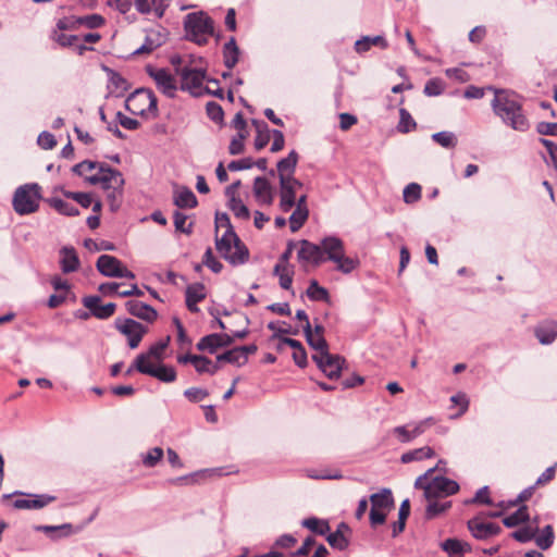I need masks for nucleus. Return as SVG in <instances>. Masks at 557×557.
I'll return each mask as SVG.
<instances>
[{"instance_id": "0e129e2a", "label": "nucleus", "mask_w": 557, "mask_h": 557, "mask_svg": "<svg viewBox=\"0 0 557 557\" xmlns=\"http://www.w3.org/2000/svg\"><path fill=\"white\" fill-rule=\"evenodd\" d=\"M163 457V449L160 447L151 448L144 457L143 463L148 468H153Z\"/></svg>"}, {"instance_id": "1a4fd4ad", "label": "nucleus", "mask_w": 557, "mask_h": 557, "mask_svg": "<svg viewBox=\"0 0 557 557\" xmlns=\"http://www.w3.org/2000/svg\"><path fill=\"white\" fill-rule=\"evenodd\" d=\"M181 77V89L189 91L193 96H199L203 90L205 71L184 66L176 69Z\"/></svg>"}, {"instance_id": "393cba45", "label": "nucleus", "mask_w": 557, "mask_h": 557, "mask_svg": "<svg viewBox=\"0 0 557 557\" xmlns=\"http://www.w3.org/2000/svg\"><path fill=\"white\" fill-rule=\"evenodd\" d=\"M32 498H17L14 500L13 506L16 509H40L55 500L54 496L50 495H28Z\"/></svg>"}, {"instance_id": "6e6552de", "label": "nucleus", "mask_w": 557, "mask_h": 557, "mask_svg": "<svg viewBox=\"0 0 557 557\" xmlns=\"http://www.w3.org/2000/svg\"><path fill=\"white\" fill-rule=\"evenodd\" d=\"M135 367L139 373L150 375L164 383H171L176 380V370L172 366L160 363L153 366L146 363V356H137L135 359Z\"/></svg>"}, {"instance_id": "6e6d98bb", "label": "nucleus", "mask_w": 557, "mask_h": 557, "mask_svg": "<svg viewBox=\"0 0 557 557\" xmlns=\"http://www.w3.org/2000/svg\"><path fill=\"white\" fill-rule=\"evenodd\" d=\"M50 38L62 48L73 47L79 39L76 35H67L58 30H52Z\"/></svg>"}, {"instance_id": "680f3d73", "label": "nucleus", "mask_w": 557, "mask_h": 557, "mask_svg": "<svg viewBox=\"0 0 557 557\" xmlns=\"http://www.w3.org/2000/svg\"><path fill=\"white\" fill-rule=\"evenodd\" d=\"M101 162L84 160L72 168V172L85 178L87 173L92 170H98Z\"/></svg>"}, {"instance_id": "a18cd8bd", "label": "nucleus", "mask_w": 557, "mask_h": 557, "mask_svg": "<svg viewBox=\"0 0 557 557\" xmlns=\"http://www.w3.org/2000/svg\"><path fill=\"white\" fill-rule=\"evenodd\" d=\"M554 529L550 524L544 527L541 533L539 535L535 534L534 537L536 545L543 550L550 548L554 544Z\"/></svg>"}, {"instance_id": "37998d69", "label": "nucleus", "mask_w": 557, "mask_h": 557, "mask_svg": "<svg viewBox=\"0 0 557 557\" xmlns=\"http://www.w3.org/2000/svg\"><path fill=\"white\" fill-rule=\"evenodd\" d=\"M273 274L278 276L280 286L283 289L289 290L293 284V271L288 270L287 264L276 263L273 269Z\"/></svg>"}, {"instance_id": "69168bd1", "label": "nucleus", "mask_w": 557, "mask_h": 557, "mask_svg": "<svg viewBox=\"0 0 557 557\" xmlns=\"http://www.w3.org/2000/svg\"><path fill=\"white\" fill-rule=\"evenodd\" d=\"M247 136L248 135H246V134L237 133V135L232 138L230 146H228L230 154L237 156V154H240L244 152V150H245L244 141L247 138Z\"/></svg>"}, {"instance_id": "f704fd0d", "label": "nucleus", "mask_w": 557, "mask_h": 557, "mask_svg": "<svg viewBox=\"0 0 557 557\" xmlns=\"http://www.w3.org/2000/svg\"><path fill=\"white\" fill-rule=\"evenodd\" d=\"M528 521H530V513L527 505H520L515 512L503 519V523L506 528H516Z\"/></svg>"}, {"instance_id": "2eb2a0df", "label": "nucleus", "mask_w": 557, "mask_h": 557, "mask_svg": "<svg viewBox=\"0 0 557 557\" xmlns=\"http://www.w3.org/2000/svg\"><path fill=\"white\" fill-rule=\"evenodd\" d=\"M468 529L478 540H486L498 535L502 528L497 523L486 522L481 516H476L468 521Z\"/></svg>"}, {"instance_id": "338daca9", "label": "nucleus", "mask_w": 557, "mask_h": 557, "mask_svg": "<svg viewBox=\"0 0 557 557\" xmlns=\"http://www.w3.org/2000/svg\"><path fill=\"white\" fill-rule=\"evenodd\" d=\"M218 362H228L232 364H236L238 367L243 366V360L240 359L239 351L237 347L226 350L225 352L219 355L216 357Z\"/></svg>"}, {"instance_id": "f3484780", "label": "nucleus", "mask_w": 557, "mask_h": 557, "mask_svg": "<svg viewBox=\"0 0 557 557\" xmlns=\"http://www.w3.org/2000/svg\"><path fill=\"white\" fill-rule=\"evenodd\" d=\"M83 305L89 309L94 317L101 320L112 317L116 309L113 302L101 305V298L99 296H85L83 298Z\"/></svg>"}, {"instance_id": "49530a36", "label": "nucleus", "mask_w": 557, "mask_h": 557, "mask_svg": "<svg viewBox=\"0 0 557 557\" xmlns=\"http://www.w3.org/2000/svg\"><path fill=\"white\" fill-rule=\"evenodd\" d=\"M77 27L85 26L89 29H97L102 27L106 24V20L100 14H89L85 16H76Z\"/></svg>"}, {"instance_id": "4d7b16f0", "label": "nucleus", "mask_w": 557, "mask_h": 557, "mask_svg": "<svg viewBox=\"0 0 557 557\" xmlns=\"http://www.w3.org/2000/svg\"><path fill=\"white\" fill-rule=\"evenodd\" d=\"M432 139L443 148H455L457 138L451 132H438L432 135Z\"/></svg>"}, {"instance_id": "a211bd4d", "label": "nucleus", "mask_w": 557, "mask_h": 557, "mask_svg": "<svg viewBox=\"0 0 557 557\" xmlns=\"http://www.w3.org/2000/svg\"><path fill=\"white\" fill-rule=\"evenodd\" d=\"M34 530L45 533L51 541L70 537L81 531V527H74L72 523H63L60 525H35Z\"/></svg>"}, {"instance_id": "0eeeda50", "label": "nucleus", "mask_w": 557, "mask_h": 557, "mask_svg": "<svg viewBox=\"0 0 557 557\" xmlns=\"http://www.w3.org/2000/svg\"><path fill=\"white\" fill-rule=\"evenodd\" d=\"M85 182L89 185H101L103 190H110L111 188H123L125 181L122 173L111 168L104 162H101L96 174L85 176Z\"/></svg>"}, {"instance_id": "c756f323", "label": "nucleus", "mask_w": 557, "mask_h": 557, "mask_svg": "<svg viewBox=\"0 0 557 557\" xmlns=\"http://www.w3.org/2000/svg\"><path fill=\"white\" fill-rule=\"evenodd\" d=\"M372 46L386 49L388 47L387 40L384 36H363L355 42V50L358 53H364L371 49Z\"/></svg>"}, {"instance_id": "a878e982", "label": "nucleus", "mask_w": 557, "mask_h": 557, "mask_svg": "<svg viewBox=\"0 0 557 557\" xmlns=\"http://www.w3.org/2000/svg\"><path fill=\"white\" fill-rule=\"evenodd\" d=\"M206 298L205 285L202 283H195L188 285L185 292V300L187 309L193 312H199L197 304Z\"/></svg>"}, {"instance_id": "052dcab7", "label": "nucleus", "mask_w": 557, "mask_h": 557, "mask_svg": "<svg viewBox=\"0 0 557 557\" xmlns=\"http://www.w3.org/2000/svg\"><path fill=\"white\" fill-rule=\"evenodd\" d=\"M327 543L335 549L345 550L349 545V540L345 534L339 532H331L326 536Z\"/></svg>"}, {"instance_id": "e433bc0d", "label": "nucleus", "mask_w": 557, "mask_h": 557, "mask_svg": "<svg viewBox=\"0 0 557 557\" xmlns=\"http://www.w3.org/2000/svg\"><path fill=\"white\" fill-rule=\"evenodd\" d=\"M252 125L256 127V138H255V148L256 150L263 149L270 140V132L268 124L261 120H252Z\"/></svg>"}, {"instance_id": "473e14b6", "label": "nucleus", "mask_w": 557, "mask_h": 557, "mask_svg": "<svg viewBox=\"0 0 557 557\" xmlns=\"http://www.w3.org/2000/svg\"><path fill=\"white\" fill-rule=\"evenodd\" d=\"M222 52L224 65L228 70H232L237 64L240 54V50L234 37H231L228 41L225 42Z\"/></svg>"}, {"instance_id": "7c9ffc66", "label": "nucleus", "mask_w": 557, "mask_h": 557, "mask_svg": "<svg viewBox=\"0 0 557 557\" xmlns=\"http://www.w3.org/2000/svg\"><path fill=\"white\" fill-rule=\"evenodd\" d=\"M206 472H211L214 475L223 476V475H227V474H231V473H236L237 470L225 471V468L220 467V468H214V469H211V470H206V471H201V472H195L193 474L175 478V479L170 480V483L173 484V485L194 484L196 482V478L199 476V475H203Z\"/></svg>"}, {"instance_id": "7ed1b4c3", "label": "nucleus", "mask_w": 557, "mask_h": 557, "mask_svg": "<svg viewBox=\"0 0 557 557\" xmlns=\"http://www.w3.org/2000/svg\"><path fill=\"white\" fill-rule=\"evenodd\" d=\"M218 252L232 265L244 264L248 261L249 251L235 232L224 233L221 237L215 235Z\"/></svg>"}, {"instance_id": "4be33fe9", "label": "nucleus", "mask_w": 557, "mask_h": 557, "mask_svg": "<svg viewBox=\"0 0 557 557\" xmlns=\"http://www.w3.org/2000/svg\"><path fill=\"white\" fill-rule=\"evenodd\" d=\"M321 248L325 260L339 261V256L345 252L344 243L336 236H329L321 240Z\"/></svg>"}, {"instance_id": "dca6fc26", "label": "nucleus", "mask_w": 557, "mask_h": 557, "mask_svg": "<svg viewBox=\"0 0 557 557\" xmlns=\"http://www.w3.org/2000/svg\"><path fill=\"white\" fill-rule=\"evenodd\" d=\"M233 344V337L226 333H212L200 338L196 347L199 351L214 354L219 348Z\"/></svg>"}, {"instance_id": "412c9836", "label": "nucleus", "mask_w": 557, "mask_h": 557, "mask_svg": "<svg viewBox=\"0 0 557 557\" xmlns=\"http://www.w3.org/2000/svg\"><path fill=\"white\" fill-rule=\"evenodd\" d=\"M534 335L542 345H550L557 337V321L546 319L534 329Z\"/></svg>"}, {"instance_id": "9d476101", "label": "nucleus", "mask_w": 557, "mask_h": 557, "mask_svg": "<svg viewBox=\"0 0 557 557\" xmlns=\"http://www.w3.org/2000/svg\"><path fill=\"white\" fill-rule=\"evenodd\" d=\"M115 327L127 337L128 346L132 349L139 346L144 335L148 331L146 326L133 319H116Z\"/></svg>"}, {"instance_id": "de8ad7c7", "label": "nucleus", "mask_w": 557, "mask_h": 557, "mask_svg": "<svg viewBox=\"0 0 557 557\" xmlns=\"http://www.w3.org/2000/svg\"><path fill=\"white\" fill-rule=\"evenodd\" d=\"M197 358L200 360L194 361L193 366L199 374L209 373L213 375L219 371V363H213L208 357L202 355H197Z\"/></svg>"}, {"instance_id": "774afa93", "label": "nucleus", "mask_w": 557, "mask_h": 557, "mask_svg": "<svg viewBox=\"0 0 557 557\" xmlns=\"http://www.w3.org/2000/svg\"><path fill=\"white\" fill-rule=\"evenodd\" d=\"M109 83L115 90L120 91L119 96H122L129 88L128 82L117 72H111Z\"/></svg>"}, {"instance_id": "2f4dec72", "label": "nucleus", "mask_w": 557, "mask_h": 557, "mask_svg": "<svg viewBox=\"0 0 557 557\" xmlns=\"http://www.w3.org/2000/svg\"><path fill=\"white\" fill-rule=\"evenodd\" d=\"M298 160V153L295 150H292L286 158H283L277 162V175L280 181L284 180V176L295 173Z\"/></svg>"}, {"instance_id": "58836bf2", "label": "nucleus", "mask_w": 557, "mask_h": 557, "mask_svg": "<svg viewBox=\"0 0 557 557\" xmlns=\"http://www.w3.org/2000/svg\"><path fill=\"white\" fill-rule=\"evenodd\" d=\"M433 456V448L424 446L403 454L400 460L404 463H409L412 461H420L426 458H432Z\"/></svg>"}, {"instance_id": "4468645a", "label": "nucleus", "mask_w": 557, "mask_h": 557, "mask_svg": "<svg viewBox=\"0 0 557 557\" xmlns=\"http://www.w3.org/2000/svg\"><path fill=\"white\" fill-rule=\"evenodd\" d=\"M300 248L297 252L298 261L301 263H311L314 267H319L325 261L323 257V250L321 244L317 245L307 239L299 242Z\"/></svg>"}, {"instance_id": "6ab92c4d", "label": "nucleus", "mask_w": 557, "mask_h": 557, "mask_svg": "<svg viewBox=\"0 0 557 557\" xmlns=\"http://www.w3.org/2000/svg\"><path fill=\"white\" fill-rule=\"evenodd\" d=\"M434 423L432 418L424 419L417 423L411 430H408L406 425H399L394 429V434L398 436L401 443H409L416 437L423 434L428 426Z\"/></svg>"}, {"instance_id": "3c124183", "label": "nucleus", "mask_w": 557, "mask_h": 557, "mask_svg": "<svg viewBox=\"0 0 557 557\" xmlns=\"http://www.w3.org/2000/svg\"><path fill=\"white\" fill-rule=\"evenodd\" d=\"M228 208L233 211L236 218L249 220L250 211L240 198L232 196V199L228 200Z\"/></svg>"}, {"instance_id": "72a5a7b5", "label": "nucleus", "mask_w": 557, "mask_h": 557, "mask_svg": "<svg viewBox=\"0 0 557 557\" xmlns=\"http://www.w3.org/2000/svg\"><path fill=\"white\" fill-rule=\"evenodd\" d=\"M296 203V190L286 183L280 181V203L278 207L283 212H288Z\"/></svg>"}, {"instance_id": "aec40b11", "label": "nucleus", "mask_w": 557, "mask_h": 557, "mask_svg": "<svg viewBox=\"0 0 557 557\" xmlns=\"http://www.w3.org/2000/svg\"><path fill=\"white\" fill-rule=\"evenodd\" d=\"M125 308L131 315L149 323H152L158 317L156 309L143 301L127 300L125 302Z\"/></svg>"}, {"instance_id": "603ef678", "label": "nucleus", "mask_w": 557, "mask_h": 557, "mask_svg": "<svg viewBox=\"0 0 557 557\" xmlns=\"http://www.w3.org/2000/svg\"><path fill=\"white\" fill-rule=\"evenodd\" d=\"M187 215L176 210L173 213L174 226L177 232L190 235L194 231V223H187Z\"/></svg>"}, {"instance_id": "f257e3e1", "label": "nucleus", "mask_w": 557, "mask_h": 557, "mask_svg": "<svg viewBox=\"0 0 557 557\" xmlns=\"http://www.w3.org/2000/svg\"><path fill=\"white\" fill-rule=\"evenodd\" d=\"M487 90L494 91L492 109L504 124L518 132H527L530 123L523 113L522 104L517 99V95L505 89H496L492 86Z\"/></svg>"}, {"instance_id": "09e8293b", "label": "nucleus", "mask_w": 557, "mask_h": 557, "mask_svg": "<svg viewBox=\"0 0 557 557\" xmlns=\"http://www.w3.org/2000/svg\"><path fill=\"white\" fill-rule=\"evenodd\" d=\"M309 218V210H302L300 208H295L294 212L290 214L289 228L293 233L299 231L304 224L307 222Z\"/></svg>"}, {"instance_id": "bf43d9fd", "label": "nucleus", "mask_w": 557, "mask_h": 557, "mask_svg": "<svg viewBox=\"0 0 557 557\" xmlns=\"http://www.w3.org/2000/svg\"><path fill=\"white\" fill-rule=\"evenodd\" d=\"M63 195L67 199L75 200L78 205L86 209L89 208L92 203V196L89 193L63 190Z\"/></svg>"}, {"instance_id": "4c0bfd02", "label": "nucleus", "mask_w": 557, "mask_h": 557, "mask_svg": "<svg viewBox=\"0 0 557 557\" xmlns=\"http://www.w3.org/2000/svg\"><path fill=\"white\" fill-rule=\"evenodd\" d=\"M441 547L450 556H463V553L471 549L468 543L461 542L457 539H447L441 544Z\"/></svg>"}, {"instance_id": "9b49d317", "label": "nucleus", "mask_w": 557, "mask_h": 557, "mask_svg": "<svg viewBox=\"0 0 557 557\" xmlns=\"http://www.w3.org/2000/svg\"><path fill=\"white\" fill-rule=\"evenodd\" d=\"M312 360L317 363L318 368L331 380H336L341 376L342 370L346 363L344 357L339 355H312Z\"/></svg>"}, {"instance_id": "e2e57ef3", "label": "nucleus", "mask_w": 557, "mask_h": 557, "mask_svg": "<svg viewBox=\"0 0 557 557\" xmlns=\"http://www.w3.org/2000/svg\"><path fill=\"white\" fill-rule=\"evenodd\" d=\"M404 201L406 203H413L421 198V186L417 183L408 184L403 193Z\"/></svg>"}, {"instance_id": "423d86ee", "label": "nucleus", "mask_w": 557, "mask_h": 557, "mask_svg": "<svg viewBox=\"0 0 557 557\" xmlns=\"http://www.w3.org/2000/svg\"><path fill=\"white\" fill-rule=\"evenodd\" d=\"M370 523L371 527L375 528L385 523L387 513L394 507L392 491L383 488L381 492L372 494L370 496Z\"/></svg>"}, {"instance_id": "ddd939ff", "label": "nucleus", "mask_w": 557, "mask_h": 557, "mask_svg": "<svg viewBox=\"0 0 557 557\" xmlns=\"http://www.w3.org/2000/svg\"><path fill=\"white\" fill-rule=\"evenodd\" d=\"M147 74L152 77L158 89L169 98H173L177 90L176 81L166 69L146 67Z\"/></svg>"}, {"instance_id": "c03bdc74", "label": "nucleus", "mask_w": 557, "mask_h": 557, "mask_svg": "<svg viewBox=\"0 0 557 557\" xmlns=\"http://www.w3.org/2000/svg\"><path fill=\"white\" fill-rule=\"evenodd\" d=\"M170 339L171 337L166 336L164 339H161L151 345L147 352L140 354L139 356H146V363H150L149 359L151 358L162 360L164 350L166 349Z\"/></svg>"}, {"instance_id": "20e7f679", "label": "nucleus", "mask_w": 557, "mask_h": 557, "mask_svg": "<svg viewBox=\"0 0 557 557\" xmlns=\"http://www.w3.org/2000/svg\"><path fill=\"white\" fill-rule=\"evenodd\" d=\"M125 108L134 115L156 119L159 114L158 99L148 88H138L125 100Z\"/></svg>"}, {"instance_id": "79ce46f5", "label": "nucleus", "mask_w": 557, "mask_h": 557, "mask_svg": "<svg viewBox=\"0 0 557 557\" xmlns=\"http://www.w3.org/2000/svg\"><path fill=\"white\" fill-rule=\"evenodd\" d=\"M301 525L318 535H325L330 531L329 522L315 517L304 519Z\"/></svg>"}, {"instance_id": "ea45409f", "label": "nucleus", "mask_w": 557, "mask_h": 557, "mask_svg": "<svg viewBox=\"0 0 557 557\" xmlns=\"http://www.w3.org/2000/svg\"><path fill=\"white\" fill-rule=\"evenodd\" d=\"M47 202L53 209H55L59 213H61L63 215L76 216L79 214L78 209L74 205H72L61 198H55V197L49 198V199H47Z\"/></svg>"}, {"instance_id": "b1692460", "label": "nucleus", "mask_w": 557, "mask_h": 557, "mask_svg": "<svg viewBox=\"0 0 557 557\" xmlns=\"http://www.w3.org/2000/svg\"><path fill=\"white\" fill-rule=\"evenodd\" d=\"M122 262L113 256L101 255L96 263L97 270L107 277H117Z\"/></svg>"}, {"instance_id": "f03ea898", "label": "nucleus", "mask_w": 557, "mask_h": 557, "mask_svg": "<svg viewBox=\"0 0 557 557\" xmlns=\"http://www.w3.org/2000/svg\"><path fill=\"white\" fill-rule=\"evenodd\" d=\"M185 37L187 40L205 46L208 37L214 35V22L203 11L188 13L184 18Z\"/></svg>"}, {"instance_id": "5701e85b", "label": "nucleus", "mask_w": 557, "mask_h": 557, "mask_svg": "<svg viewBox=\"0 0 557 557\" xmlns=\"http://www.w3.org/2000/svg\"><path fill=\"white\" fill-rule=\"evenodd\" d=\"M253 195L261 205L271 206L274 200L272 186L263 176H258L253 181Z\"/></svg>"}, {"instance_id": "864d4df0", "label": "nucleus", "mask_w": 557, "mask_h": 557, "mask_svg": "<svg viewBox=\"0 0 557 557\" xmlns=\"http://www.w3.org/2000/svg\"><path fill=\"white\" fill-rule=\"evenodd\" d=\"M334 263H336V270L344 274H349L359 267L360 262L358 258L347 257L344 252L339 256V261H334Z\"/></svg>"}, {"instance_id": "c85d7f7f", "label": "nucleus", "mask_w": 557, "mask_h": 557, "mask_svg": "<svg viewBox=\"0 0 557 557\" xmlns=\"http://www.w3.org/2000/svg\"><path fill=\"white\" fill-rule=\"evenodd\" d=\"M304 333L308 345L317 351L315 355L322 356L329 352V344L324 336L312 335L311 324L304 325Z\"/></svg>"}, {"instance_id": "5fc2aeb1", "label": "nucleus", "mask_w": 557, "mask_h": 557, "mask_svg": "<svg viewBox=\"0 0 557 557\" xmlns=\"http://www.w3.org/2000/svg\"><path fill=\"white\" fill-rule=\"evenodd\" d=\"M539 532V528H532L531 525L522 527L513 531L510 536L519 543H528L534 540L535 534Z\"/></svg>"}, {"instance_id": "8fccbe9b", "label": "nucleus", "mask_w": 557, "mask_h": 557, "mask_svg": "<svg viewBox=\"0 0 557 557\" xmlns=\"http://www.w3.org/2000/svg\"><path fill=\"white\" fill-rule=\"evenodd\" d=\"M417 123L412 119L411 114L405 109H399V122L397 125V131L403 134H407L413 129H416Z\"/></svg>"}, {"instance_id": "f8f14e48", "label": "nucleus", "mask_w": 557, "mask_h": 557, "mask_svg": "<svg viewBox=\"0 0 557 557\" xmlns=\"http://www.w3.org/2000/svg\"><path fill=\"white\" fill-rule=\"evenodd\" d=\"M459 491V484L446 476H435L425 487V498L428 500L436 499L456 494Z\"/></svg>"}, {"instance_id": "cd10ccee", "label": "nucleus", "mask_w": 557, "mask_h": 557, "mask_svg": "<svg viewBox=\"0 0 557 557\" xmlns=\"http://www.w3.org/2000/svg\"><path fill=\"white\" fill-rule=\"evenodd\" d=\"M174 205L180 209H193L198 206V200L190 188L183 186L174 195Z\"/></svg>"}, {"instance_id": "c9c22d12", "label": "nucleus", "mask_w": 557, "mask_h": 557, "mask_svg": "<svg viewBox=\"0 0 557 557\" xmlns=\"http://www.w3.org/2000/svg\"><path fill=\"white\" fill-rule=\"evenodd\" d=\"M164 44V38L160 33H152L147 35L145 38V42L137 48L133 54H148L151 53L157 48L161 47Z\"/></svg>"}, {"instance_id": "13d9d810", "label": "nucleus", "mask_w": 557, "mask_h": 557, "mask_svg": "<svg viewBox=\"0 0 557 557\" xmlns=\"http://www.w3.org/2000/svg\"><path fill=\"white\" fill-rule=\"evenodd\" d=\"M450 506H451L450 502L438 503L435 500L432 502V499H431V500H429V504L425 509V517H426V519H434L438 515H441V513L445 512L447 509H449Z\"/></svg>"}, {"instance_id": "a19ab883", "label": "nucleus", "mask_w": 557, "mask_h": 557, "mask_svg": "<svg viewBox=\"0 0 557 557\" xmlns=\"http://www.w3.org/2000/svg\"><path fill=\"white\" fill-rule=\"evenodd\" d=\"M308 298L312 301L330 302L329 290L319 285L315 280H312L306 290Z\"/></svg>"}, {"instance_id": "bb28decb", "label": "nucleus", "mask_w": 557, "mask_h": 557, "mask_svg": "<svg viewBox=\"0 0 557 557\" xmlns=\"http://www.w3.org/2000/svg\"><path fill=\"white\" fill-rule=\"evenodd\" d=\"M60 267L63 273L75 272L79 268V258L73 247H63L60 250Z\"/></svg>"}, {"instance_id": "39448f33", "label": "nucleus", "mask_w": 557, "mask_h": 557, "mask_svg": "<svg viewBox=\"0 0 557 557\" xmlns=\"http://www.w3.org/2000/svg\"><path fill=\"white\" fill-rule=\"evenodd\" d=\"M41 200V187L37 183L20 186L13 196L12 205L14 211L20 215L36 212Z\"/></svg>"}]
</instances>
